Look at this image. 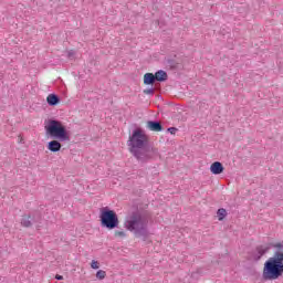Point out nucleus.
Listing matches in <instances>:
<instances>
[{
  "label": "nucleus",
  "mask_w": 283,
  "mask_h": 283,
  "mask_svg": "<svg viewBox=\"0 0 283 283\" xmlns=\"http://www.w3.org/2000/svg\"><path fill=\"white\" fill-rule=\"evenodd\" d=\"M146 127L150 132H163V124L158 120H148Z\"/></svg>",
  "instance_id": "nucleus-9"
},
{
  "label": "nucleus",
  "mask_w": 283,
  "mask_h": 283,
  "mask_svg": "<svg viewBox=\"0 0 283 283\" xmlns=\"http://www.w3.org/2000/svg\"><path fill=\"white\" fill-rule=\"evenodd\" d=\"M125 228L130 231L135 238H140L142 240H147L149 238V218L147 214L140 211L132 212L125 220Z\"/></svg>",
  "instance_id": "nucleus-3"
},
{
  "label": "nucleus",
  "mask_w": 283,
  "mask_h": 283,
  "mask_svg": "<svg viewBox=\"0 0 283 283\" xmlns=\"http://www.w3.org/2000/svg\"><path fill=\"white\" fill-rule=\"evenodd\" d=\"M167 65H168V67H171L172 70H176V67H178V62H176V60L168 59L167 60Z\"/></svg>",
  "instance_id": "nucleus-15"
},
{
  "label": "nucleus",
  "mask_w": 283,
  "mask_h": 283,
  "mask_svg": "<svg viewBox=\"0 0 283 283\" xmlns=\"http://www.w3.org/2000/svg\"><path fill=\"white\" fill-rule=\"evenodd\" d=\"M101 226L105 229H117L118 228V214L114 210L107 207L101 209Z\"/></svg>",
  "instance_id": "nucleus-5"
},
{
  "label": "nucleus",
  "mask_w": 283,
  "mask_h": 283,
  "mask_svg": "<svg viewBox=\"0 0 283 283\" xmlns=\"http://www.w3.org/2000/svg\"><path fill=\"white\" fill-rule=\"evenodd\" d=\"M167 132H169V134L175 135L176 132H178V128H176V127H169V128L167 129Z\"/></svg>",
  "instance_id": "nucleus-19"
},
{
  "label": "nucleus",
  "mask_w": 283,
  "mask_h": 283,
  "mask_svg": "<svg viewBox=\"0 0 283 283\" xmlns=\"http://www.w3.org/2000/svg\"><path fill=\"white\" fill-rule=\"evenodd\" d=\"M154 75H155V81H158L159 83H165V81L169 78V76L167 75V72H165L164 70L157 71Z\"/></svg>",
  "instance_id": "nucleus-12"
},
{
  "label": "nucleus",
  "mask_w": 283,
  "mask_h": 283,
  "mask_svg": "<svg viewBox=\"0 0 283 283\" xmlns=\"http://www.w3.org/2000/svg\"><path fill=\"white\" fill-rule=\"evenodd\" d=\"M91 268L94 269V270L98 269V262L93 260L92 263H91Z\"/></svg>",
  "instance_id": "nucleus-20"
},
{
  "label": "nucleus",
  "mask_w": 283,
  "mask_h": 283,
  "mask_svg": "<svg viewBox=\"0 0 283 283\" xmlns=\"http://www.w3.org/2000/svg\"><path fill=\"white\" fill-rule=\"evenodd\" d=\"M46 103L50 107H56L59 103H61V97L59 95L52 93L46 97Z\"/></svg>",
  "instance_id": "nucleus-11"
},
{
  "label": "nucleus",
  "mask_w": 283,
  "mask_h": 283,
  "mask_svg": "<svg viewBox=\"0 0 283 283\" xmlns=\"http://www.w3.org/2000/svg\"><path fill=\"white\" fill-rule=\"evenodd\" d=\"M156 83V76L154 73H146L144 75V85H154Z\"/></svg>",
  "instance_id": "nucleus-13"
},
{
  "label": "nucleus",
  "mask_w": 283,
  "mask_h": 283,
  "mask_svg": "<svg viewBox=\"0 0 283 283\" xmlns=\"http://www.w3.org/2000/svg\"><path fill=\"white\" fill-rule=\"evenodd\" d=\"M116 238H127V233L125 231H115Z\"/></svg>",
  "instance_id": "nucleus-17"
},
{
  "label": "nucleus",
  "mask_w": 283,
  "mask_h": 283,
  "mask_svg": "<svg viewBox=\"0 0 283 283\" xmlns=\"http://www.w3.org/2000/svg\"><path fill=\"white\" fill-rule=\"evenodd\" d=\"M55 280H63V275L56 274V275H55Z\"/></svg>",
  "instance_id": "nucleus-22"
},
{
  "label": "nucleus",
  "mask_w": 283,
  "mask_h": 283,
  "mask_svg": "<svg viewBox=\"0 0 283 283\" xmlns=\"http://www.w3.org/2000/svg\"><path fill=\"white\" fill-rule=\"evenodd\" d=\"M44 128L51 138L60 140L61 143L70 142V134L67 133V128H65L61 120L50 119Z\"/></svg>",
  "instance_id": "nucleus-4"
},
{
  "label": "nucleus",
  "mask_w": 283,
  "mask_h": 283,
  "mask_svg": "<svg viewBox=\"0 0 283 283\" xmlns=\"http://www.w3.org/2000/svg\"><path fill=\"white\" fill-rule=\"evenodd\" d=\"M106 275H107V273L103 270H99V271L96 272L97 280H105Z\"/></svg>",
  "instance_id": "nucleus-16"
},
{
  "label": "nucleus",
  "mask_w": 283,
  "mask_h": 283,
  "mask_svg": "<svg viewBox=\"0 0 283 283\" xmlns=\"http://www.w3.org/2000/svg\"><path fill=\"white\" fill-rule=\"evenodd\" d=\"M210 171L214 176H220V174H222L224 171V166L220 161H214L210 166Z\"/></svg>",
  "instance_id": "nucleus-8"
},
{
  "label": "nucleus",
  "mask_w": 283,
  "mask_h": 283,
  "mask_svg": "<svg viewBox=\"0 0 283 283\" xmlns=\"http://www.w3.org/2000/svg\"><path fill=\"white\" fill-rule=\"evenodd\" d=\"M41 216L34 214L33 217L30 214H23L21 218V227H24L25 229H30L33 224V222H40Z\"/></svg>",
  "instance_id": "nucleus-7"
},
{
  "label": "nucleus",
  "mask_w": 283,
  "mask_h": 283,
  "mask_svg": "<svg viewBox=\"0 0 283 283\" xmlns=\"http://www.w3.org/2000/svg\"><path fill=\"white\" fill-rule=\"evenodd\" d=\"M217 216H218L219 221L224 220V218H227V209H224V208L218 209Z\"/></svg>",
  "instance_id": "nucleus-14"
},
{
  "label": "nucleus",
  "mask_w": 283,
  "mask_h": 283,
  "mask_svg": "<svg viewBox=\"0 0 283 283\" xmlns=\"http://www.w3.org/2000/svg\"><path fill=\"white\" fill-rule=\"evenodd\" d=\"M67 57L73 59L74 57V51H69L67 52Z\"/></svg>",
  "instance_id": "nucleus-21"
},
{
  "label": "nucleus",
  "mask_w": 283,
  "mask_h": 283,
  "mask_svg": "<svg viewBox=\"0 0 283 283\" xmlns=\"http://www.w3.org/2000/svg\"><path fill=\"white\" fill-rule=\"evenodd\" d=\"M273 248L276 249V251L263 265L262 280L264 282L280 280L283 275V244L275 243L273 244Z\"/></svg>",
  "instance_id": "nucleus-2"
},
{
  "label": "nucleus",
  "mask_w": 283,
  "mask_h": 283,
  "mask_svg": "<svg viewBox=\"0 0 283 283\" xmlns=\"http://www.w3.org/2000/svg\"><path fill=\"white\" fill-rule=\"evenodd\" d=\"M144 94L154 95V87L144 90Z\"/></svg>",
  "instance_id": "nucleus-18"
},
{
  "label": "nucleus",
  "mask_w": 283,
  "mask_h": 283,
  "mask_svg": "<svg viewBox=\"0 0 283 283\" xmlns=\"http://www.w3.org/2000/svg\"><path fill=\"white\" fill-rule=\"evenodd\" d=\"M128 149L132 156L136 158L139 165H147L150 160H154L158 156V148L149 144V136L143 130V128H136L128 137Z\"/></svg>",
  "instance_id": "nucleus-1"
},
{
  "label": "nucleus",
  "mask_w": 283,
  "mask_h": 283,
  "mask_svg": "<svg viewBox=\"0 0 283 283\" xmlns=\"http://www.w3.org/2000/svg\"><path fill=\"white\" fill-rule=\"evenodd\" d=\"M268 251H271V245H258L251 253L250 260H253V262H260L263 255H266Z\"/></svg>",
  "instance_id": "nucleus-6"
},
{
  "label": "nucleus",
  "mask_w": 283,
  "mask_h": 283,
  "mask_svg": "<svg viewBox=\"0 0 283 283\" xmlns=\"http://www.w3.org/2000/svg\"><path fill=\"white\" fill-rule=\"evenodd\" d=\"M62 147H63V145H61L60 142L56 139L48 143V149H49V151H52L53 154L61 151Z\"/></svg>",
  "instance_id": "nucleus-10"
}]
</instances>
